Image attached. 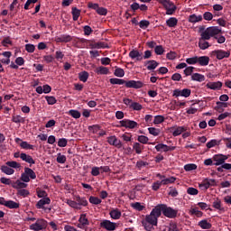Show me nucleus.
I'll use <instances>...</instances> for the list:
<instances>
[{
    "label": "nucleus",
    "instance_id": "1",
    "mask_svg": "<svg viewBox=\"0 0 231 231\" xmlns=\"http://www.w3.org/2000/svg\"><path fill=\"white\" fill-rule=\"evenodd\" d=\"M162 213L165 217H169V219H174L178 216V210L168 207L166 204H159L142 220V226L144 230H154V226H158V218L162 217Z\"/></svg>",
    "mask_w": 231,
    "mask_h": 231
},
{
    "label": "nucleus",
    "instance_id": "2",
    "mask_svg": "<svg viewBox=\"0 0 231 231\" xmlns=\"http://www.w3.org/2000/svg\"><path fill=\"white\" fill-rule=\"evenodd\" d=\"M199 32L204 34V39H210L211 37L216 39L221 33V29L217 26L208 27L206 30L205 27H200Z\"/></svg>",
    "mask_w": 231,
    "mask_h": 231
},
{
    "label": "nucleus",
    "instance_id": "3",
    "mask_svg": "<svg viewBox=\"0 0 231 231\" xmlns=\"http://www.w3.org/2000/svg\"><path fill=\"white\" fill-rule=\"evenodd\" d=\"M74 40L75 42H77V41H79V42H88L87 39L84 38H75V36H71L69 34H61L60 36H58L55 38V42H71V41Z\"/></svg>",
    "mask_w": 231,
    "mask_h": 231
},
{
    "label": "nucleus",
    "instance_id": "4",
    "mask_svg": "<svg viewBox=\"0 0 231 231\" xmlns=\"http://www.w3.org/2000/svg\"><path fill=\"white\" fill-rule=\"evenodd\" d=\"M161 3L166 10L167 15H172L176 12V5L169 0H161Z\"/></svg>",
    "mask_w": 231,
    "mask_h": 231
},
{
    "label": "nucleus",
    "instance_id": "5",
    "mask_svg": "<svg viewBox=\"0 0 231 231\" xmlns=\"http://www.w3.org/2000/svg\"><path fill=\"white\" fill-rule=\"evenodd\" d=\"M0 205H3L4 207H6L7 208H19L21 204L14 201V200H6L5 198L0 197Z\"/></svg>",
    "mask_w": 231,
    "mask_h": 231
},
{
    "label": "nucleus",
    "instance_id": "6",
    "mask_svg": "<svg viewBox=\"0 0 231 231\" xmlns=\"http://www.w3.org/2000/svg\"><path fill=\"white\" fill-rule=\"evenodd\" d=\"M120 127H125V129H136L138 123L130 119H124L119 122Z\"/></svg>",
    "mask_w": 231,
    "mask_h": 231
},
{
    "label": "nucleus",
    "instance_id": "7",
    "mask_svg": "<svg viewBox=\"0 0 231 231\" xmlns=\"http://www.w3.org/2000/svg\"><path fill=\"white\" fill-rule=\"evenodd\" d=\"M101 228H105L107 231L116 230V223L111 222L110 220L105 219L100 222Z\"/></svg>",
    "mask_w": 231,
    "mask_h": 231
},
{
    "label": "nucleus",
    "instance_id": "8",
    "mask_svg": "<svg viewBox=\"0 0 231 231\" xmlns=\"http://www.w3.org/2000/svg\"><path fill=\"white\" fill-rule=\"evenodd\" d=\"M125 86L132 89H142V88H143V82L140 80H128L125 82Z\"/></svg>",
    "mask_w": 231,
    "mask_h": 231
},
{
    "label": "nucleus",
    "instance_id": "9",
    "mask_svg": "<svg viewBox=\"0 0 231 231\" xmlns=\"http://www.w3.org/2000/svg\"><path fill=\"white\" fill-rule=\"evenodd\" d=\"M212 55H216L218 60H223L230 57V51L216 50L212 51Z\"/></svg>",
    "mask_w": 231,
    "mask_h": 231
},
{
    "label": "nucleus",
    "instance_id": "10",
    "mask_svg": "<svg viewBox=\"0 0 231 231\" xmlns=\"http://www.w3.org/2000/svg\"><path fill=\"white\" fill-rule=\"evenodd\" d=\"M192 90H190V88H184L182 90L180 89H175L173 90V97H184V98H189V97L191 95Z\"/></svg>",
    "mask_w": 231,
    "mask_h": 231
},
{
    "label": "nucleus",
    "instance_id": "11",
    "mask_svg": "<svg viewBox=\"0 0 231 231\" xmlns=\"http://www.w3.org/2000/svg\"><path fill=\"white\" fill-rule=\"evenodd\" d=\"M226 160H228L227 155L219 153V154H215L213 156L214 165H216L217 167H219V165H223V163H225Z\"/></svg>",
    "mask_w": 231,
    "mask_h": 231
},
{
    "label": "nucleus",
    "instance_id": "12",
    "mask_svg": "<svg viewBox=\"0 0 231 231\" xmlns=\"http://www.w3.org/2000/svg\"><path fill=\"white\" fill-rule=\"evenodd\" d=\"M207 41H210V39L205 38V34L200 32V38L199 39V48H200V50H208V48H210V43Z\"/></svg>",
    "mask_w": 231,
    "mask_h": 231
},
{
    "label": "nucleus",
    "instance_id": "13",
    "mask_svg": "<svg viewBox=\"0 0 231 231\" xmlns=\"http://www.w3.org/2000/svg\"><path fill=\"white\" fill-rule=\"evenodd\" d=\"M130 8L133 12H138L140 10L141 12H147L149 10V6H147L145 4H138L136 2H134L131 5Z\"/></svg>",
    "mask_w": 231,
    "mask_h": 231
},
{
    "label": "nucleus",
    "instance_id": "14",
    "mask_svg": "<svg viewBox=\"0 0 231 231\" xmlns=\"http://www.w3.org/2000/svg\"><path fill=\"white\" fill-rule=\"evenodd\" d=\"M107 142H108L109 145H113L114 147H116L117 149H122V147H123L122 141H120L115 135L109 136L107 138Z\"/></svg>",
    "mask_w": 231,
    "mask_h": 231
},
{
    "label": "nucleus",
    "instance_id": "15",
    "mask_svg": "<svg viewBox=\"0 0 231 231\" xmlns=\"http://www.w3.org/2000/svg\"><path fill=\"white\" fill-rule=\"evenodd\" d=\"M155 149L157 152H161V151H163V152H169V151H176V146H169L164 143H159L155 146Z\"/></svg>",
    "mask_w": 231,
    "mask_h": 231
},
{
    "label": "nucleus",
    "instance_id": "16",
    "mask_svg": "<svg viewBox=\"0 0 231 231\" xmlns=\"http://www.w3.org/2000/svg\"><path fill=\"white\" fill-rule=\"evenodd\" d=\"M89 225V220L86 217V214L80 215L79 218L78 228H81V230H85V228Z\"/></svg>",
    "mask_w": 231,
    "mask_h": 231
},
{
    "label": "nucleus",
    "instance_id": "17",
    "mask_svg": "<svg viewBox=\"0 0 231 231\" xmlns=\"http://www.w3.org/2000/svg\"><path fill=\"white\" fill-rule=\"evenodd\" d=\"M206 88H208V89H212L213 91H217L223 88V82H208L207 83Z\"/></svg>",
    "mask_w": 231,
    "mask_h": 231
},
{
    "label": "nucleus",
    "instance_id": "18",
    "mask_svg": "<svg viewBox=\"0 0 231 231\" xmlns=\"http://www.w3.org/2000/svg\"><path fill=\"white\" fill-rule=\"evenodd\" d=\"M46 225V221L44 219L37 220L35 224L30 226L31 230L39 231L42 230V226Z\"/></svg>",
    "mask_w": 231,
    "mask_h": 231
},
{
    "label": "nucleus",
    "instance_id": "19",
    "mask_svg": "<svg viewBox=\"0 0 231 231\" xmlns=\"http://www.w3.org/2000/svg\"><path fill=\"white\" fill-rule=\"evenodd\" d=\"M129 57L130 59H135L138 62L143 60V56L138 50H132L129 52Z\"/></svg>",
    "mask_w": 231,
    "mask_h": 231
},
{
    "label": "nucleus",
    "instance_id": "20",
    "mask_svg": "<svg viewBox=\"0 0 231 231\" xmlns=\"http://www.w3.org/2000/svg\"><path fill=\"white\" fill-rule=\"evenodd\" d=\"M187 131V127L185 126H173L171 128V133H172V136H180L181 133H185Z\"/></svg>",
    "mask_w": 231,
    "mask_h": 231
},
{
    "label": "nucleus",
    "instance_id": "21",
    "mask_svg": "<svg viewBox=\"0 0 231 231\" xmlns=\"http://www.w3.org/2000/svg\"><path fill=\"white\" fill-rule=\"evenodd\" d=\"M144 66L149 71H152V69H156L157 66H160V63L154 60L144 61Z\"/></svg>",
    "mask_w": 231,
    "mask_h": 231
},
{
    "label": "nucleus",
    "instance_id": "22",
    "mask_svg": "<svg viewBox=\"0 0 231 231\" xmlns=\"http://www.w3.org/2000/svg\"><path fill=\"white\" fill-rule=\"evenodd\" d=\"M90 48L92 50H100V49H106V48H109V46L107 45V43L104 42H91L89 44Z\"/></svg>",
    "mask_w": 231,
    "mask_h": 231
},
{
    "label": "nucleus",
    "instance_id": "23",
    "mask_svg": "<svg viewBox=\"0 0 231 231\" xmlns=\"http://www.w3.org/2000/svg\"><path fill=\"white\" fill-rule=\"evenodd\" d=\"M50 203H51V199L48 197L43 198L42 199H40L37 204H36V208H42V210H44V205H50Z\"/></svg>",
    "mask_w": 231,
    "mask_h": 231
},
{
    "label": "nucleus",
    "instance_id": "24",
    "mask_svg": "<svg viewBox=\"0 0 231 231\" xmlns=\"http://www.w3.org/2000/svg\"><path fill=\"white\" fill-rule=\"evenodd\" d=\"M20 158L21 160H23V162L30 163V165H35V160H33V157H32L31 155L23 152L21 153Z\"/></svg>",
    "mask_w": 231,
    "mask_h": 231
},
{
    "label": "nucleus",
    "instance_id": "25",
    "mask_svg": "<svg viewBox=\"0 0 231 231\" xmlns=\"http://www.w3.org/2000/svg\"><path fill=\"white\" fill-rule=\"evenodd\" d=\"M210 58H208V56H197V64H199V66H208Z\"/></svg>",
    "mask_w": 231,
    "mask_h": 231
},
{
    "label": "nucleus",
    "instance_id": "26",
    "mask_svg": "<svg viewBox=\"0 0 231 231\" xmlns=\"http://www.w3.org/2000/svg\"><path fill=\"white\" fill-rule=\"evenodd\" d=\"M76 203H78V207H88V202L86 199V197L76 196L75 197Z\"/></svg>",
    "mask_w": 231,
    "mask_h": 231
},
{
    "label": "nucleus",
    "instance_id": "27",
    "mask_svg": "<svg viewBox=\"0 0 231 231\" xmlns=\"http://www.w3.org/2000/svg\"><path fill=\"white\" fill-rule=\"evenodd\" d=\"M109 216L112 219H120V217H122V212L118 208H113L109 212Z\"/></svg>",
    "mask_w": 231,
    "mask_h": 231
},
{
    "label": "nucleus",
    "instance_id": "28",
    "mask_svg": "<svg viewBox=\"0 0 231 231\" xmlns=\"http://www.w3.org/2000/svg\"><path fill=\"white\" fill-rule=\"evenodd\" d=\"M199 226H200L202 230H210V228H212V224H210L207 219H203L199 222Z\"/></svg>",
    "mask_w": 231,
    "mask_h": 231
},
{
    "label": "nucleus",
    "instance_id": "29",
    "mask_svg": "<svg viewBox=\"0 0 231 231\" xmlns=\"http://www.w3.org/2000/svg\"><path fill=\"white\" fill-rule=\"evenodd\" d=\"M191 80L195 82H205V75L200 73H193L191 75Z\"/></svg>",
    "mask_w": 231,
    "mask_h": 231
},
{
    "label": "nucleus",
    "instance_id": "30",
    "mask_svg": "<svg viewBox=\"0 0 231 231\" xmlns=\"http://www.w3.org/2000/svg\"><path fill=\"white\" fill-rule=\"evenodd\" d=\"M12 187H13V189H17L18 190H21L23 189H26V187H28V184L17 180L15 182H14Z\"/></svg>",
    "mask_w": 231,
    "mask_h": 231
},
{
    "label": "nucleus",
    "instance_id": "31",
    "mask_svg": "<svg viewBox=\"0 0 231 231\" xmlns=\"http://www.w3.org/2000/svg\"><path fill=\"white\" fill-rule=\"evenodd\" d=\"M133 149L134 151H135L136 154H142V152L143 151V149H145V146H143V144L140 143H134L133 144Z\"/></svg>",
    "mask_w": 231,
    "mask_h": 231
},
{
    "label": "nucleus",
    "instance_id": "32",
    "mask_svg": "<svg viewBox=\"0 0 231 231\" xmlns=\"http://www.w3.org/2000/svg\"><path fill=\"white\" fill-rule=\"evenodd\" d=\"M166 24L169 28H176L178 26V19L176 17H171L166 21Z\"/></svg>",
    "mask_w": 231,
    "mask_h": 231
},
{
    "label": "nucleus",
    "instance_id": "33",
    "mask_svg": "<svg viewBox=\"0 0 231 231\" xmlns=\"http://www.w3.org/2000/svg\"><path fill=\"white\" fill-rule=\"evenodd\" d=\"M199 187L202 190H208V189H210V182L208 181V179H205L202 182L199 183Z\"/></svg>",
    "mask_w": 231,
    "mask_h": 231
},
{
    "label": "nucleus",
    "instance_id": "34",
    "mask_svg": "<svg viewBox=\"0 0 231 231\" xmlns=\"http://www.w3.org/2000/svg\"><path fill=\"white\" fill-rule=\"evenodd\" d=\"M200 21H203V16L201 15H196V14H190L189 16V23H199Z\"/></svg>",
    "mask_w": 231,
    "mask_h": 231
},
{
    "label": "nucleus",
    "instance_id": "35",
    "mask_svg": "<svg viewBox=\"0 0 231 231\" xmlns=\"http://www.w3.org/2000/svg\"><path fill=\"white\" fill-rule=\"evenodd\" d=\"M95 71L97 75H107L109 73V69H107V67L100 66L97 68Z\"/></svg>",
    "mask_w": 231,
    "mask_h": 231
},
{
    "label": "nucleus",
    "instance_id": "36",
    "mask_svg": "<svg viewBox=\"0 0 231 231\" xmlns=\"http://www.w3.org/2000/svg\"><path fill=\"white\" fill-rule=\"evenodd\" d=\"M88 79H89V73L86 70L79 73V79L80 82H88Z\"/></svg>",
    "mask_w": 231,
    "mask_h": 231
},
{
    "label": "nucleus",
    "instance_id": "37",
    "mask_svg": "<svg viewBox=\"0 0 231 231\" xmlns=\"http://www.w3.org/2000/svg\"><path fill=\"white\" fill-rule=\"evenodd\" d=\"M1 171L2 172H4V174H7V176H12V174H14V172H15V171L14 169H12L9 166H1Z\"/></svg>",
    "mask_w": 231,
    "mask_h": 231
},
{
    "label": "nucleus",
    "instance_id": "38",
    "mask_svg": "<svg viewBox=\"0 0 231 231\" xmlns=\"http://www.w3.org/2000/svg\"><path fill=\"white\" fill-rule=\"evenodd\" d=\"M24 172L25 174H27L29 179L31 178V180H35V178H37V174H35V171H33V170H32L31 168L25 167Z\"/></svg>",
    "mask_w": 231,
    "mask_h": 231
},
{
    "label": "nucleus",
    "instance_id": "39",
    "mask_svg": "<svg viewBox=\"0 0 231 231\" xmlns=\"http://www.w3.org/2000/svg\"><path fill=\"white\" fill-rule=\"evenodd\" d=\"M109 82L110 84L112 85H118V86H123V84H125V79H117V78H112L109 79Z\"/></svg>",
    "mask_w": 231,
    "mask_h": 231
},
{
    "label": "nucleus",
    "instance_id": "40",
    "mask_svg": "<svg viewBox=\"0 0 231 231\" xmlns=\"http://www.w3.org/2000/svg\"><path fill=\"white\" fill-rule=\"evenodd\" d=\"M12 122L14 124H24V117L21 116L20 115H13Z\"/></svg>",
    "mask_w": 231,
    "mask_h": 231
},
{
    "label": "nucleus",
    "instance_id": "41",
    "mask_svg": "<svg viewBox=\"0 0 231 231\" xmlns=\"http://www.w3.org/2000/svg\"><path fill=\"white\" fill-rule=\"evenodd\" d=\"M71 14L73 21H79V18L80 17V10H79L77 7H72Z\"/></svg>",
    "mask_w": 231,
    "mask_h": 231
},
{
    "label": "nucleus",
    "instance_id": "42",
    "mask_svg": "<svg viewBox=\"0 0 231 231\" xmlns=\"http://www.w3.org/2000/svg\"><path fill=\"white\" fill-rule=\"evenodd\" d=\"M7 167H10L11 169H21V163L15 162V161H8L6 162Z\"/></svg>",
    "mask_w": 231,
    "mask_h": 231
},
{
    "label": "nucleus",
    "instance_id": "43",
    "mask_svg": "<svg viewBox=\"0 0 231 231\" xmlns=\"http://www.w3.org/2000/svg\"><path fill=\"white\" fill-rule=\"evenodd\" d=\"M176 181L175 177H170V178H165L162 180H161L162 185H171V183H174Z\"/></svg>",
    "mask_w": 231,
    "mask_h": 231
},
{
    "label": "nucleus",
    "instance_id": "44",
    "mask_svg": "<svg viewBox=\"0 0 231 231\" xmlns=\"http://www.w3.org/2000/svg\"><path fill=\"white\" fill-rule=\"evenodd\" d=\"M137 142H139V143H143V145H147V143H149V137L145 135H139L137 137Z\"/></svg>",
    "mask_w": 231,
    "mask_h": 231
},
{
    "label": "nucleus",
    "instance_id": "45",
    "mask_svg": "<svg viewBox=\"0 0 231 231\" xmlns=\"http://www.w3.org/2000/svg\"><path fill=\"white\" fill-rule=\"evenodd\" d=\"M101 130H102V126H100L99 125H94L88 126V131H91L93 134H97V133H98V131H101Z\"/></svg>",
    "mask_w": 231,
    "mask_h": 231
},
{
    "label": "nucleus",
    "instance_id": "46",
    "mask_svg": "<svg viewBox=\"0 0 231 231\" xmlns=\"http://www.w3.org/2000/svg\"><path fill=\"white\" fill-rule=\"evenodd\" d=\"M88 201L92 205H100V203H102V199H98V197H93V196L89 197Z\"/></svg>",
    "mask_w": 231,
    "mask_h": 231
},
{
    "label": "nucleus",
    "instance_id": "47",
    "mask_svg": "<svg viewBox=\"0 0 231 231\" xmlns=\"http://www.w3.org/2000/svg\"><path fill=\"white\" fill-rule=\"evenodd\" d=\"M196 169H198V165L194 163H189L184 165V171H186V172H190V171H196Z\"/></svg>",
    "mask_w": 231,
    "mask_h": 231
},
{
    "label": "nucleus",
    "instance_id": "48",
    "mask_svg": "<svg viewBox=\"0 0 231 231\" xmlns=\"http://www.w3.org/2000/svg\"><path fill=\"white\" fill-rule=\"evenodd\" d=\"M163 122H165V117L163 116H154L153 124L155 125H158L160 124H163Z\"/></svg>",
    "mask_w": 231,
    "mask_h": 231
},
{
    "label": "nucleus",
    "instance_id": "49",
    "mask_svg": "<svg viewBox=\"0 0 231 231\" xmlns=\"http://www.w3.org/2000/svg\"><path fill=\"white\" fill-rule=\"evenodd\" d=\"M132 208H134V210H138V212H142L143 208H145L144 206H142L140 202H135L131 204Z\"/></svg>",
    "mask_w": 231,
    "mask_h": 231
},
{
    "label": "nucleus",
    "instance_id": "50",
    "mask_svg": "<svg viewBox=\"0 0 231 231\" xmlns=\"http://www.w3.org/2000/svg\"><path fill=\"white\" fill-rule=\"evenodd\" d=\"M37 1H39V0H27L23 6L24 10H29L30 6H31V8H33V5H35V3H37Z\"/></svg>",
    "mask_w": 231,
    "mask_h": 231
},
{
    "label": "nucleus",
    "instance_id": "51",
    "mask_svg": "<svg viewBox=\"0 0 231 231\" xmlns=\"http://www.w3.org/2000/svg\"><path fill=\"white\" fill-rule=\"evenodd\" d=\"M114 75L116 77H119L120 79H122V77H125V71L124 70V69L117 68V69H116V70L114 72Z\"/></svg>",
    "mask_w": 231,
    "mask_h": 231
},
{
    "label": "nucleus",
    "instance_id": "52",
    "mask_svg": "<svg viewBox=\"0 0 231 231\" xmlns=\"http://www.w3.org/2000/svg\"><path fill=\"white\" fill-rule=\"evenodd\" d=\"M45 99L47 100V103L49 104V106H53L57 104V98H55V97L53 96H46Z\"/></svg>",
    "mask_w": 231,
    "mask_h": 231
},
{
    "label": "nucleus",
    "instance_id": "53",
    "mask_svg": "<svg viewBox=\"0 0 231 231\" xmlns=\"http://www.w3.org/2000/svg\"><path fill=\"white\" fill-rule=\"evenodd\" d=\"M67 205H69V207H71V208H76L77 210H80V207H79V204L77 203V200H71V199H68L67 200Z\"/></svg>",
    "mask_w": 231,
    "mask_h": 231
},
{
    "label": "nucleus",
    "instance_id": "54",
    "mask_svg": "<svg viewBox=\"0 0 231 231\" xmlns=\"http://www.w3.org/2000/svg\"><path fill=\"white\" fill-rule=\"evenodd\" d=\"M213 208L221 212H225V208L221 207V200H216L213 202Z\"/></svg>",
    "mask_w": 231,
    "mask_h": 231
},
{
    "label": "nucleus",
    "instance_id": "55",
    "mask_svg": "<svg viewBox=\"0 0 231 231\" xmlns=\"http://www.w3.org/2000/svg\"><path fill=\"white\" fill-rule=\"evenodd\" d=\"M190 214L196 216L197 217H202L203 212L199 211L198 208H193L190 209Z\"/></svg>",
    "mask_w": 231,
    "mask_h": 231
},
{
    "label": "nucleus",
    "instance_id": "56",
    "mask_svg": "<svg viewBox=\"0 0 231 231\" xmlns=\"http://www.w3.org/2000/svg\"><path fill=\"white\" fill-rule=\"evenodd\" d=\"M150 24H151V22H149L147 20H142L139 23V27L142 28V30H147V28H149Z\"/></svg>",
    "mask_w": 231,
    "mask_h": 231
},
{
    "label": "nucleus",
    "instance_id": "57",
    "mask_svg": "<svg viewBox=\"0 0 231 231\" xmlns=\"http://www.w3.org/2000/svg\"><path fill=\"white\" fill-rule=\"evenodd\" d=\"M131 109H134V111H142L143 106L138 102H134L130 105Z\"/></svg>",
    "mask_w": 231,
    "mask_h": 231
},
{
    "label": "nucleus",
    "instance_id": "58",
    "mask_svg": "<svg viewBox=\"0 0 231 231\" xmlns=\"http://www.w3.org/2000/svg\"><path fill=\"white\" fill-rule=\"evenodd\" d=\"M149 134L152 136H159L160 135V129L154 128V127H149L148 128Z\"/></svg>",
    "mask_w": 231,
    "mask_h": 231
},
{
    "label": "nucleus",
    "instance_id": "59",
    "mask_svg": "<svg viewBox=\"0 0 231 231\" xmlns=\"http://www.w3.org/2000/svg\"><path fill=\"white\" fill-rule=\"evenodd\" d=\"M69 115L72 116V118H76V119H79L81 116L80 113L78 110H73V109L69 111Z\"/></svg>",
    "mask_w": 231,
    "mask_h": 231
},
{
    "label": "nucleus",
    "instance_id": "60",
    "mask_svg": "<svg viewBox=\"0 0 231 231\" xmlns=\"http://www.w3.org/2000/svg\"><path fill=\"white\" fill-rule=\"evenodd\" d=\"M154 52L156 53V55H163V53L165 52V50L163 49V46L157 45L154 48Z\"/></svg>",
    "mask_w": 231,
    "mask_h": 231
},
{
    "label": "nucleus",
    "instance_id": "61",
    "mask_svg": "<svg viewBox=\"0 0 231 231\" xmlns=\"http://www.w3.org/2000/svg\"><path fill=\"white\" fill-rule=\"evenodd\" d=\"M20 147H22V149H30L33 151V145L28 143V142L26 141H22V143H20Z\"/></svg>",
    "mask_w": 231,
    "mask_h": 231
},
{
    "label": "nucleus",
    "instance_id": "62",
    "mask_svg": "<svg viewBox=\"0 0 231 231\" xmlns=\"http://www.w3.org/2000/svg\"><path fill=\"white\" fill-rule=\"evenodd\" d=\"M17 196H22L23 198H26L27 196H30V191H28V189H18Z\"/></svg>",
    "mask_w": 231,
    "mask_h": 231
},
{
    "label": "nucleus",
    "instance_id": "63",
    "mask_svg": "<svg viewBox=\"0 0 231 231\" xmlns=\"http://www.w3.org/2000/svg\"><path fill=\"white\" fill-rule=\"evenodd\" d=\"M56 162L58 163H66V155H62L61 153H58Z\"/></svg>",
    "mask_w": 231,
    "mask_h": 231
},
{
    "label": "nucleus",
    "instance_id": "64",
    "mask_svg": "<svg viewBox=\"0 0 231 231\" xmlns=\"http://www.w3.org/2000/svg\"><path fill=\"white\" fill-rule=\"evenodd\" d=\"M168 231H180L178 225L174 222H171L168 226Z\"/></svg>",
    "mask_w": 231,
    "mask_h": 231
}]
</instances>
